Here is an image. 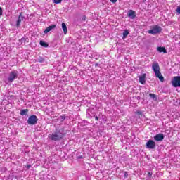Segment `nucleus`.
I'll return each mask as SVG.
<instances>
[{
  "label": "nucleus",
  "instance_id": "f257e3e1",
  "mask_svg": "<svg viewBox=\"0 0 180 180\" xmlns=\"http://www.w3.org/2000/svg\"><path fill=\"white\" fill-rule=\"evenodd\" d=\"M152 70H153V72L155 73V77L158 78L160 81V82H163L164 81V76L161 74V72H160V64H158V62H153L152 64Z\"/></svg>",
  "mask_w": 180,
  "mask_h": 180
},
{
  "label": "nucleus",
  "instance_id": "f03ea898",
  "mask_svg": "<svg viewBox=\"0 0 180 180\" xmlns=\"http://www.w3.org/2000/svg\"><path fill=\"white\" fill-rule=\"evenodd\" d=\"M64 137V134L60 131L53 133L49 136L50 140H53V141H58L61 140Z\"/></svg>",
  "mask_w": 180,
  "mask_h": 180
},
{
  "label": "nucleus",
  "instance_id": "7ed1b4c3",
  "mask_svg": "<svg viewBox=\"0 0 180 180\" xmlns=\"http://www.w3.org/2000/svg\"><path fill=\"white\" fill-rule=\"evenodd\" d=\"M18 75H19V72L18 70L11 71L9 73L8 77L7 79L8 82H13L15 79H18Z\"/></svg>",
  "mask_w": 180,
  "mask_h": 180
},
{
  "label": "nucleus",
  "instance_id": "20e7f679",
  "mask_svg": "<svg viewBox=\"0 0 180 180\" xmlns=\"http://www.w3.org/2000/svg\"><path fill=\"white\" fill-rule=\"evenodd\" d=\"M161 30H162L161 27L155 25L151 30H149L148 32L149 34H157L158 33H161Z\"/></svg>",
  "mask_w": 180,
  "mask_h": 180
},
{
  "label": "nucleus",
  "instance_id": "39448f33",
  "mask_svg": "<svg viewBox=\"0 0 180 180\" xmlns=\"http://www.w3.org/2000/svg\"><path fill=\"white\" fill-rule=\"evenodd\" d=\"M171 82L174 88H180V76L174 77Z\"/></svg>",
  "mask_w": 180,
  "mask_h": 180
},
{
  "label": "nucleus",
  "instance_id": "423d86ee",
  "mask_svg": "<svg viewBox=\"0 0 180 180\" xmlns=\"http://www.w3.org/2000/svg\"><path fill=\"white\" fill-rule=\"evenodd\" d=\"M38 120L39 119H37V116L31 115L28 118L27 123L28 124L34 125V124H37Z\"/></svg>",
  "mask_w": 180,
  "mask_h": 180
},
{
  "label": "nucleus",
  "instance_id": "0eeeda50",
  "mask_svg": "<svg viewBox=\"0 0 180 180\" xmlns=\"http://www.w3.org/2000/svg\"><path fill=\"white\" fill-rule=\"evenodd\" d=\"M146 148H149L150 150H153V148H155V142L151 139L148 141L146 143Z\"/></svg>",
  "mask_w": 180,
  "mask_h": 180
},
{
  "label": "nucleus",
  "instance_id": "6e6552de",
  "mask_svg": "<svg viewBox=\"0 0 180 180\" xmlns=\"http://www.w3.org/2000/svg\"><path fill=\"white\" fill-rule=\"evenodd\" d=\"M155 141H162L164 140V134H158L154 136Z\"/></svg>",
  "mask_w": 180,
  "mask_h": 180
},
{
  "label": "nucleus",
  "instance_id": "1a4fd4ad",
  "mask_svg": "<svg viewBox=\"0 0 180 180\" xmlns=\"http://www.w3.org/2000/svg\"><path fill=\"white\" fill-rule=\"evenodd\" d=\"M23 19H25V17L22 15V13H20L17 20V22H16L17 27H19L20 26V23H22V20H23Z\"/></svg>",
  "mask_w": 180,
  "mask_h": 180
},
{
  "label": "nucleus",
  "instance_id": "9d476101",
  "mask_svg": "<svg viewBox=\"0 0 180 180\" xmlns=\"http://www.w3.org/2000/svg\"><path fill=\"white\" fill-rule=\"evenodd\" d=\"M146 78H147V75L143 74L139 77V82L142 84H146Z\"/></svg>",
  "mask_w": 180,
  "mask_h": 180
},
{
  "label": "nucleus",
  "instance_id": "9b49d317",
  "mask_svg": "<svg viewBox=\"0 0 180 180\" xmlns=\"http://www.w3.org/2000/svg\"><path fill=\"white\" fill-rule=\"evenodd\" d=\"M53 29H56V25H50L49 27H48L44 31V33L45 34H47V33H49V32H51V30H53Z\"/></svg>",
  "mask_w": 180,
  "mask_h": 180
},
{
  "label": "nucleus",
  "instance_id": "f8f14e48",
  "mask_svg": "<svg viewBox=\"0 0 180 180\" xmlns=\"http://www.w3.org/2000/svg\"><path fill=\"white\" fill-rule=\"evenodd\" d=\"M128 16H129V18H131V19H134L136 17V12L133 10H130L128 12Z\"/></svg>",
  "mask_w": 180,
  "mask_h": 180
},
{
  "label": "nucleus",
  "instance_id": "ddd939ff",
  "mask_svg": "<svg viewBox=\"0 0 180 180\" xmlns=\"http://www.w3.org/2000/svg\"><path fill=\"white\" fill-rule=\"evenodd\" d=\"M62 29L63 30L64 34H67V33H68V29L67 28V25H65V23L64 22L62 23Z\"/></svg>",
  "mask_w": 180,
  "mask_h": 180
},
{
  "label": "nucleus",
  "instance_id": "4468645a",
  "mask_svg": "<svg viewBox=\"0 0 180 180\" xmlns=\"http://www.w3.org/2000/svg\"><path fill=\"white\" fill-rule=\"evenodd\" d=\"M158 51H159V53H164L165 54L167 53V49H165V47H158Z\"/></svg>",
  "mask_w": 180,
  "mask_h": 180
},
{
  "label": "nucleus",
  "instance_id": "2eb2a0df",
  "mask_svg": "<svg viewBox=\"0 0 180 180\" xmlns=\"http://www.w3.org/2000/svg\"><path fill=\"white\" fill-rule=\"evenodd\" d=\"M129 34H130V31H129V30H125L122 33V39H126V37L129 36Z\"/></svg>",
  "mask_w": 180,
  "mask_h": 180
},
{
  "label": "nucleus",
  "instance_id": "dca6fc26",
  "mask_svg": "<svg viewBox=\"0 0 180 180\" xmlns=\"http://www.w3.org/2000/svg\"><path fill=\"white\" fill-rule=\"evenodd\" d=\"M28 112H29V110H27V109L21 110L20 115H21V116H25V115H27Z\"/></svg>",
  "mask_w": 180,
  "mask_h": 180
},
{
  "label": "nucleus",
  "instance_id": "f3484780",
  "mask_svg": "<svg viewBox=\"0 0 180 180\" xmlns=\"http://www.w3.org/2000/svg\"><path fill=\"white\" fill-rule=\"evenodd\" d=\"M39 44L41 46H42V47H49V44H47L43 41H40Z\"/></svg>",
  "mask_w": 180,
  "mask_h": 180
},
{
  "label": "nucleus",
  "instance_id": "a211bd4d",
  "mask_svg": "<svg viewBox=\"0 0 180 180\" xmlns=\"http://www.w3.org/2000/svg\"><path fill=\"white\" fill-rule=\"evenodd\" d=\"M149 96L151 98V99H153V101H157V96H155V94H150Z\"/></svg>",
  "mask_w": 180,
  "mask_h": 180
},
{
  "label": "nucleus",
  "instance_id": "6ab92c4d",
  "mask_svg": "<svg viewBox=\"0 0 180 180\" xmlns=\"http://www.w3.org/2000/svg\"><path fill=\"white\" fill-rule=\"evenodd\" d=\"M59 120H61V122H63V120H65V115H61L59 117Z\"/></svg>",
  "mask_w": 180,
  "mask_h": 180
},
{
  "label": "nucleus",
  "instance_id": "aec40b11",
  "mask_svg": "<svg viewBox=\"0 0 180 180\" xmlns=\"http://www.w3.org/2000/svg\"><path fill=\"white\" fill-rule=\"evenodd\" d=\"M176 12L178 13V15H180V6H179L176 8Z\"/></svg>",
  "mask_w": 180,
  "mask_h": 180
},
{
  "label": "nucleus",
  "instance_id": "412c9836",
  "mask_svg": "<svg viewBox=\"0 0 180 180\" xmlns=\"http://www.w3.org/2000/svg\"><path fill=\"white\" fill-rule=\"evenodd\" d=\"M63 0H53L54 4H61Z\"/></svg>",
  "mask_w": 180,
  "mask_h": 180
},
{
  "label": "nucleus",
  "instance_id": "4be33fe9",
  "mask_svg": "<svg viewBox=\"0 0 180 180\" xmlns=\"http://www.w3.org/2000/svg\"><path fill=\"white\" fill-rule=\"evenodd\" d=\"M124 178H127V176H129V174L127 173V172H124Z\"/></svg>",
  "mask_w": 180,
  "mask_h": 180
},
{
  "label": "nucleus",
  "instance_id": "5701e85b",
  "mask_svg": "<svg viewBox=\"0 0 180 180\" xmlns=\"http://www.w3.org/2000/svg\"><path fill=\"white\" fill-rule=\"evenodd\" d=\"M86 19V17L85 15H83L82 17V20H83L84 22H85Z\"/></svg>",
  "mask_w": 180,
  "mask_h": 180
},
{
  "label": "nucleus",
  "instance_id": "b1692460",
  "mask_svg": "<svg viewBox=\"0 0 180 180\" xmlns=\"http://www.w3.org/2000/svg\"><path fill=\"white\" fill-rule=\"evenodd\" d=\"M26 168L29 169L30 168H32V165H27Z\"/></svg>",
  "mask_w": 180,
  "mask_h": 180
},
{
  "label": "nucleus",
  "instance_id": "393cba45",
  "mask_svg": "<svg viewBox=\"0 0 180 180\" xmlns=\"http://www.w3.org/2000/svg\"><path fill=\"white\" fill-rule=\"evenodd\" d=\"M110 2H112V4H116L117 2V0H110Z\"/></svg>",
  "mask_w": 180,
  "mask_h": 180
},
{
  "label": "nucleus",
  "instance_id": "a878e982",
  "mask_svg": "<svg viewBox=\"0 0 180 180\" xmlns=\"http://www.w3.org/2000/svg\"><path fill=\"white\" fill-rule=\"evenodd\" d=\"M0 16H2V8L0 7Z\"/></svg>",
  "mask_w": 180,
  "mask_h": 180
},
{
  "label": "nucleus",
  "instance_id": "bb28decb",
  "mask_svg": "<svg viewBox=\"0 0 180 180\" xmlns=\"http://www.w3.org/2000/svg\"><path fill=\"white\" fill-rule=\"evenodd\" d=\"M95 120L98 122V120H99V117L98 116H95Z\"/></svg>",
  "mask_w": 180,
  "mask_h": 180
},
{
  "label": "nucleus",
  "instance_id": "cd10ccee",
  "mask_svg": "<svg viewBox=\"0 0 180 180\" xmlns=\"http://www.w3.org/2000/svg\"><path fill=\"white\" fill-rule=\"evenodd\" d=\"M149 176H151V172L148 173Z\"/></svg>",
  "mask_w": 180,
  "mask_h": 180
}]
</instances>
